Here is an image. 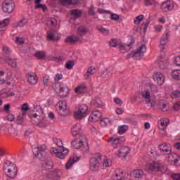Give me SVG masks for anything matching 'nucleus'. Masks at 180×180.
I'll list each match as a JSON object with an SVG mask.
<instances>
[{
	"label": "nucleus",
	"instance_id": "nucleus-1",
	"mask_svg": "<svg viewBox=\"0 0 180 180\" xmlns=\"http://www.w3.org/2000/svg\"><path fill=\"white\" fill-rule=\"evenodd\" d=\"M54 143L58 146L60 149H57L56 148H51L50 149V153L56 158H59L60 160H64L66 156L68 155L69 150L68 148H64L63 146V140L61 139H53Z\"/></svg>",
	"mask_w": 180,
	"mask_h": 180
},
{
	"label": "nucleus",
	"instance_id": "nucleus-2",
	"mask_svg": "<svg viewBox=\"0 0 180 180\" xmlns=\"http://www.w3.org/2000/svg\"><path fill=\"white\" fill-rule=\"evenodd\" d=\"M85 140H86L85 136L80 135L79 138L71 142V146L76 150L80 148L83 153H89V146H88V143L84 144Z\"/></svg>",
	"mask_w": 180,
	"mask_h": 180
},
{
	"label": "nucleus",
	"instance_id": "nucleus-3",
	"mask_svg": "<svg viewBox=\"0 0 180 180\" xmlns=\"http://www.w3.org/2000/svg\"><path fill=\"white\" fill-rule=\"evenodd\" d=\"M4 171L6 172V176L11 179H15L18 176V167L16 165L6 160L4 165Z\"/></svg>",
	"mask_w": 180,
	"mask_h": 180
},
{
	"label": "nucleus",
	"instance_id": "nucleus-4",
	"mask_svg": "<svg viewBox=\"0 0 180 180\" xmlns=\"http://www.w3.org/2000/svg\"><path fill=\"white\" fill-rule=\"evenodd\" d=\"M102 162V155L101 153H96L90 158L89 169L90 171L96 172L99 169Z\"/></svg>",
	"mask_w": 180,
	"mask_h": 180
},
{
	"label": "nucleus",
	"instance_id": "nucleus-5",
	"mask_svg": "<svg viewBox=\"0 0 180 180\" xmlns=\"http://www.w3.org/2000/svg\"><path fill=\"white\" fill-rule=\"evenodd\" d=\"M88 115V106L85 104L80 105L74 112V117L77 120H82Z\"/></svg>",
	"mask_w": 180,
	"mask_h": 180
},
{
	"label": "nucleus",
	"instance_id": "nucleus-6",
	"mask_svg": "<svg viewBox=\"0 0 180 180\" xmlns=\"http://www.w3.org/2000/svg\"><path fill=\"white\" fill-rule=\"evenodd\" d=\"M57 112L60 116H68L70 115V109L66 101H60L57 104Z\"/></svg>",
	"mask_w": 180,
	"mask_h": 180
},
{
	"label": "nucleus",
	"instance_id": "nucleus-7",
	"mask_svg": "<svg viewBox=\"0 0 180 180\" xmlns=\"http://www.w3.org/2000/svg\"><path fill=\"white\" fill-rule=\"evenodd\" d=\"M146 51H147V46L144 44H141L136 51H132L128 55V58L134 57L136 60H140V58L144 56Z\"/></svg>",
	"mask_w": 180,
	"mask_h": 180
},
{
	"label": "nucleus",
	"instance_id": "nucleus-8",
	"mask_svg": "<svg viewBox=\"0 0 180 180\" xmlns=\"http://www.w3.org/2000/svg\"><path fill=\"white\" fill-rule=\"evenodd\" d=\"M41 110V112L38 113H34L30 115L31 119H37L38 120V122L37 123V125L39 127H46L47 126V124L46 123V115L43 113V111Z\"/></svg>",
	"mask_w": 180,
	"mask_h": 180
},
{
	"label": "nucleus",
	"instance_id": "nucleus-9",
	"mask_svg": "<svg viewBox=\"0 0 180 180\" xmlns=\"http://www.w3.org/2000/svg\"><path fill=\"white\" fill-rule=\"evenodd\" d=\"M126 141V138L124 136H112L109 138V139L107 141V143H109L112 145L113 148H119L120 147V145L122 144Z\"/></svg>",
	"mask_w": 180,
	"mask_h": 180
},
{
	"label": "nucleus",
	"instance_id": "nucleus-10",
	"mask_svg": "<svg viewBox=\"0 0 180 180\" xmlns=\"http://www.w3.org/2000/svg\"><path fill=\"white\" fill-rule=\"evenodd\" d=\"M145 169L153 172H162L164 169V165L158 162H153L152 163H148L145 167Z\"/></svg>",
	"mask_w": 180,
	"mask_h": 180
},
{
	"label": "nucleus",
	"instance_id": "nucleus-11",
	"mask_svg": "<svg viewBox=\"0 0 180 180\" xmlns=\"http://www.w3.org/2000/svg\"><path fill=\"white\" fill-rule=\"evenodd\" d=\"M2 11L5 13H12L15 11V3L12 0H6L2 4Z\"/></svg>",
	"mask_w": 180,
	"mask_h": 180
},
{
	"label": "nucleus",
	"instance_id": "nucleus-12",
	"mask_svg": "<svg viewBox=\"0 0 180 180\" xmlns=\"http://www.w3.org/2000/svg\"><path fill=\"white\" fill-rule=\"evenodd\" d=\"M60 170L56 169L51 172V174L49 173V172L44 170L42 171L39 179L40 180H50L51 179V176H60Z\"/></svg>",
	"mask_w": 180,
	"mask_h": 180
},
{
	"label": "nucleus",
	"instance_id": "nucleus-13",
	"mask_svg": "<svg viewBox=\"0 0 180 180\" xmlns=\"http://www.w3.org/2000/svg\"><path fill=\"white\" fill-rule=\"evenodd\" d=\"M112 180H129L126 173L122 169H116L112 175Z\"/></svg>",
	"mask_w": 180,
	"mask_h": 180
},
{
	"label": "nucleus",
	"instance_id": "nucleus-14",
	"mask_svg": "<svg viewBox=\"0 0 180 180\" xmlns=\"http://www.w3.org/2000/svg\"><path fill=\"white\" fill-rule=\"evenodd\" d=\"M61 39V36L57 31L49 30L46 32V40L49 41H58Z\"/></svg>",
	"mask_w": 180,
	"mask_h": 180
},
{
	"label": "nucleus",
	"instance_id": "nucleus-15",
	"mask_svg": "<svg viewBox=\"0 0 180 180\" xmlns=\"http://www.w3.org/2000/svg\"><path fill=\"white\" fill-rule=\"evenodd\" d=\"M46 150V145H39L33 149V154L36 158H41L44 155Z\"/></svg>",
	"mask_w": 180,
	"mask_h": 180
},
{
	"label": "nucleus",
	"instance_id": "nucleus-16",
	"mask_svg": "<svg viewBox=\"0 0 180 180\" xmlns=\"http://www.w3.org/2000/svg\"><path fill=\"white\" fill-rule=\"evenodd\" d=\"M169 37V31L166 30L165 32V34H163V36L162 37L161 39H160V51H164L165 50V47L164 46H167V43H168V39Z\"/></svg>",
	"mask_w": 180,
	"mask_h": 180
},
{
	"label": "nucleus",
	"instance_id": "nucleus-17",
	"mask_svg": "<svg viewBox=\"0 0 180 180\" xmlns=\"http://www.w3.org/2000/svg\"><path fill=\"white\" fill-rule=\"evenodd\" d=\"M153 79L155 82L158 84V85H162L164 82H165V76L164 74L158 72L155 74Z\"/></svg>",
	"mask_w": 180,
	"mask_h": 180
},
{
	"label": "nucleus",
	"instance_id": "nucleus-18",
	"mask_svg": "<svg viewBox=\"0 0 180 180\" xmlns=\"http://www.w3.org/2000/svg\"><path fill=\"white\" fill-rule=\"evenodd\" d=\"M102 117V112L99 110L94 111L89 117V122H98Z\"/></svg>",
	"mask_w": 180,
	"mask_h": 180
},
{
	"label": "nucleus",
	"instance_id": "nucleus-19",
	"mask_svg": "<svg viewBox=\"0 0 180 180\" xmlns=\"http://www.w3.org/2000/svg\"><path fill=\"white\" fill-rule=\"evenodd\" d=\"M69 92L70 89H68V86H66V84H59V94H60V96H62L63 98H65L66 96H68Z\"/></svg>",
	"mask_w": 180,
	"mask_h": 180
},
{
	"label": "nucleus",
	"instance_id": "nucleus-20",
	"mask_svg": "<svg viewBox=\"0 0 180 180\" xmlns=\"http://www.w3.org/2000/svg\"><path fill=\"white\" fill-rule=\"evenodd\" d=\"M160 8L163 12H169L174 9V5L170 1H166L161 5Z\"/></svg>",
	"mask_w": 180,
	"mask_h": 180
},
{
	"label": "nucleus",
	"instance_id": "nucleus-21",
	"mask_svg": "<svg viewBox=\"0 0 180 180\" xmlns=\"http://www.w3.org/2000/svg\"><path fill=\"white\" fill-rule=\"evenodd\" d=\"M158 124L160 130H165L169 124V120L167 118H162L158 121Z\"/></svg>",
	"mask_w": 180,
	"mask_h": 180
},
{
	"label": "nucleus",
	"instance_id": "nucleus-22",
	"mask_svg": "<svg viewBox=\"0 0 180 180\" xmlns=\"http://www.w3.org/2000/svg\"><path fill=\"white\" fill-rule=\"evenodd\" d=\"M159 150H160L163 155L166 156L167 155L170 154L172 151V148L171 146H168L167 143H163L159 146Z\"/></svg>",
	"mask_w": 180,
	"mask_h": 180
},
{
	"label": "nucleus",
	"instance_id": "nucleus-23",
	"mask_svg": "<svg viewBox=\"0 0 180 180\" xmlns=\"http://www.w3.org/2000/svg\"><path fill=\"white\" fill-rule=\"evenodd\" d=\"M130 153V148L127 146H122L118 151L117 155L118 157H122V158H126L127 155Z\"/></svg>",
	"mask_w": 180,
	"mask_h": 180
},
{
	"label": "nucleus",
	"instance_id": "nucleus-24",
	"mask_svg": "<svg viewBox=\"0 0 180 180\" xmlns=\"http://www.w3.org/2000/svg\"><path fill=\"white\" fill-rule=\"evenodd\" d=\"M75 92L77 95H82V94H85V92H86V84L84 83L79 84L75 89Z\"/></svg>",
	"mask_w": 180,
	"mask_h": 180
},
{
	"label": "nucleus",
	"instance_id": "nucleus-25",
	"mask_svg": "<svg viewBox=\"0 0 180 180\" xmlns=\"http://www.w3.org/2000/svg\"><path fill=\"white\" fill-rule=\"evenodd\" d=\"M0 95L1 98H11V96H15V93L11 91L10 89H4L1 91Z\"/></svg>",
	"mask_w": 180,
	"mask_h": 180
},
{
	"label": "nucleus",
	"instance_id": "nucleus-26",
	"mask_svg": "<svg viewBox=\"0 0 180 180\" xmlns=\"http://www.w3.org/2000/svg\"><path fill=\"white\" fill-rule=\"evenodd\" d=\"M29 22V20L26 18H22V20L14 22L12 24L13 27L16 28V27H23L27 25Z\"/></svg>",
	"mask_w": 180,
	"mask_h": 180
},
{
	"label": "nucleus",
	"instance_id": "nucleus-27",
	"mask_svg": "<svg viewBox=\"0 0 180 180\" xmlns=\"http://www.w3.org/2000/svg\"><path fill=\"white\" fill-rule=\"evenodd\" d=\"M78 161H79V158L77 156L70 158L69 160L66 163V169H70V168H71V167H72L75 162H78Z\"/></svg>",
	"mask_w": 180,
	"mask_h": 180
},
{
	"label": "nucleus",
	"instance_id": "nucleus-28",
	"mask_svg": "<svg viewBox=\"0 0 180 180\" xmlns=\"http://www.w3.org/2000/svg\"><path fill=\"white\" fill-rule=\"evenodd\" d=\"M87 33H89V28L85 27V25H81L77 28V34L79 36H85V34H87Z\"/></svg>",
	"mask_w": 180,
	"mask_h": 180
},
{
	"label": "nucleus",
	"instance_id": "nucleus-29",
	"mask_svg": "<svg viewBox=\"0 0 180 180\" xmlns=\"http://www.w3.org/2000/svg\"><path fill=\"white\" fill-rule=\"evenodd\" d=\"M158 65L161 70H165L168 67V60L164 57H160L158 59Z\"/></svg>",
	"mask_w": 180,
	"mask_h": 180
},
{
	"label": "nucleus",
	"instance_id": "nucleus-30",
	"mask_svg": "<svg viewBox=\"0 0 180 180\" xmlns=\"http://www.w3.org/2000/svg\"><path fill=\"white\" fill-rule=\"evenodd\" d=\"M27 82L31 85H36V84H37V82H38L37 76H36V75H34V73L28 74L27 75Z\"/></svg>",
	"mask_w": 180,
	"mask_h": 180
},
{
	"label": "nucleus",
	"instance_id": "nucleus-31",
	"mask_svg": "<svg viewBox=\"0 0 180 180\" xmlns=\"http://www.w3.org/2000/svg\"><path fill=\"white\" fill-rule=\"evenodd\" d=\"M11 23V18H6L0 21V33L1 32H5L6 26Z\"/></svg>",
	"mask_w": 180,
	"mask_h": 180
},
{
	"label": "nucleus",
	"instance_id": "nucleus-32",
	"mask_svg": "<svg viewBox=\"0 0 180 180\" xmlns=\"http://www.w3.org/2000/svg\"><path fill=\"white\" fill-rule=\"evenodd\" d=\"M178 154L170 151V153L167 154L165 157L168 160V162L171 165L179 157Z\"/></svg>",
	"mask_w": 180,
	"mask_h": 180
},
{
	"label": "nucleus",
	"instance_id": "nucleus-33",
	"mask_svg": "<svg viewBox=\"0 0 180 180\" xmlns=\"http://www.w3.org/2000/svg\"><path fill=\"white\" fill-rule=\"evenodd\" d=\"M4 86L7 89L12 90L15 86V81L13 79H8L6 82H4Z\"/></svg>",
	"mask_w": 180,
	"mask_h": 180
},
{
	"label": "nucleus",
	"instance_id": "nucleus-34",
	"mask_svg": "<svg viewBox=\"0 0 180 180\" xmlns=\"http://www.w3.org/2000/svg\"><path fill=\"white\" fill-rule=\"evenodd\" d=\"M79 131H81V124H75L72 128V134L73 137H75V136H78V134H79Z\"/></svg>",
	"mask_w": 180,
	"mask_h": 180
},
{
	"label": "nucleus",
	"instance_id": "nucleus-35",
	"mask_svg": "<svg viewBox=\"0 0 180 180\" xmlns=\"http://www.w3.org/2000/svg\"><path fill=\"white\" fill-rule=\"evenodd\" d=\"M79 40V37L76 35L69 36L65 39L66 43H77Z\"/></svg>",
	"mask_w": 180,
	"mask_h": 180
},
{
	"label": "nucleus",
	"instance_id": "nucleus-36",
	"mask_svg": "<svg viewBox=\"0 0 180 180\" xmlns=\"http://www.w3.org/2000/svg\"><path fill=\"white\" fill-rule=\"evenodd\" d=\"M131 175L134 178H141L144 175V172L141 169H136L131 172Z\"/></svg>",
	"mask_w": 180,
	"mask_h": 180
},
{
	"label": "nucleus",
	"instance_id": "nucleus-37",
	"mask_svg": "<svg viewBox=\"0 0 180 180\" xmlns=\"http://www.w3.org/2000/svg\"><path fill=\"white\" fill-rule=\"evenodd\" d=\"M101 124L102 127H106V126H110V124H112V120L108 117H105L101 120Z\"/></svg>",
	"mask_w": 180,
	"mask_h": 180
},
{
	"label": "nucleus",
	"instance_id": "nucleus-38",
	"mask_svg": "<svg viewBox=\"0 0 180 180\" xmlns=\"http://www.w3.org/2000/svg\"><path fill=\"white\" fill-rule=\"evenodd\" d=\"M172 77L176 81L180 80V70H174L172 72Z\"/></svg>",
	"mask_w": 180,
	"mask_h": 180
},
{
	"label": "nucleus",
	"instance_id": "nucleus-39",
	"mask_svg": "<svg viewBox=\"0 0 180 180\" xmlns=\"http://www.w3.org/2000/svg\"><path fill=\"white\" fill-rule=\"evenodd\" d=\"M158 6L160 4L157 0H145V6Z\"/></svg>",
	"mask_w": 180,
	"mask_h": 180
},
{
	"label": "nucleus",
	"instance_id": "nucleus-40",
	"mask_svg": "<svg viewBox=\"0 0 180 180\" xmlns=\"http://www.w3.org/2000/svg\"><path fill=\"white\" fill-rule=\"evenodd\" d=\"M6 62L7 63V64H8L13 68H16V67L18 65V63H16V60L12 59L11 58H7L6 59Z\"/></svg>",
	"mask_w": 180,
	"mask_h": 180
},
{
	"label": "nucleus",
	"instance_id": "nucleus-41",
	"mask_svg": "<svg viewBox=\"0 0 180 180\" xmlns=\"http://www.w3.org/2000/svg\"><path fill=\"white\" fill-rule=\"evenodd\" d=\"M159 109H161L162 112H167L168 110V105L164 101H160L158 104Z\"/></svg>",
	"mask_w": 180,
	"mask_h": 180
},
{
	"label": "nucleus",
	"instance_id": "nucleus-42",
	"mask_svg": "<svg viewBox=\"0 0 180 180\" xmlns=\"http://www.w3.org/2000/svg\"><path fill=\"white\" fill-rule=\"evenodd\" d=\"M70 15L74 16L75 19H78L81 16V15H82V11L76 9L71 10Z\"/></svg>",
	"mask_w": 180,
	"mask_h": 180
},
{
	"label": "nucleus",
	"instance_id": "nucleus-43",
	"mask_svg": "<svg viewBox=\"0 0 180 180\" xmlns=\"http://www.w3.org/2000/svg\"><path fill=\"white\" fill-rule=\"evenodd\" d=\"M34 56L37 58H38V60H43V58L46 57V52L44 51H37Z\"/></svg>",
	"mask_w": 180,
	"mask_h": 180
},
{
	"label": "nucleus",
	"instance_id": "nucleus-44",
	"mask_svg": "<svg viewBox=\"0 0 180 180\" xmlns=\"http://www.w3.org/2000/svg\"><path fill=\"white\" fill-rule=\"evenodd\" d=\"M25 115H26V112H22L21 114H19L17 116L16 122L18 124H22V123H23V121L25 120L24 116H25Z\"/></svg>",
	"mask_w": 180,
	"mask_h": 180
},
{
	"label": "nucleus",
	"instance_id": "nucleus-45",
	"mask_svg": "<svg viewBox=\"0 0 180 180\" xmlns=\"http://www.w3.org/2000/svg\"><path fill=\"white\" fill-rule=\"evenodd\" d=\"M48 26H50L51 29L54 28L56 26H57V20L54 18H51L50 20L47 21Z\"/></svg>",
	"mask_w": 180,
	"mask_h": 180
},
{
	"label": "nucleus",
	"instance_id": "nucleus-46",
	"mask_svg": "<svg viewBox=\"0 0 180 180\" xmlns=\"http://www.w3.org/2000/svg\"><path fill=\"white\" fill-rule=\"evenodd\" d=\"M129 130V127L127 125H122L118 127V133L119 134H124L125 131Z\"/></svg>",
	"mask_w": 180,
	"mask_h": 180
},
{
	"label": "nucleus",
	"instance_id": "nucleus-47",
	"mask_svg": "<svg viewBox=\"0 0 180 180\" xmlns=\"http://www.w3.org/2000/svg\"><path fill=\"white\" fill-rule=\"evenodd\" d=\"M142 98L143 99H150L151 98V94H150V90H143L141 92Z\"/></svg>",
	"mask_w": 180,
	"mask_h": 180
},
{
	"label": "nucleus",
	"instance_id": "nucleus-48",
	"mask_svg": "<svg viewBox=\"0 0 180 180\" xmlns=\"http://www.w3.org/2000/svg\"><path fill=\"white\" fill-rule=\"evenodd\" d=\"M98 30H99L100 32L102 33L104 36H109L110 31L109 30L103 27H98Z\"/></svg>",
	"mask_w": 180,
	"mask_h": 180
},
{
	"label": "nucleus",
	"instance_id": "nucleus-49",
	"mask_svg": "<svg viewBox=\"0 0 180 180\" xmlns=\"http://www.w3.org/2000/svg\"><path fill=\"white\" fill-rule=\"evenodd\" d=\"M112 166V160L108 158L103 159V168H108V167Z\"/></svg>",
	"mask_w": 180,
	"mask_h": 180
},
{
	"label": "nucleus",
	"instance_id": "nucleus-50",
	"mask_svg": "<svg viewBox=\"0 0 180 180\" xmlns=\"http://www.w3.org/2000/svg\"><path fill=\"white\" fill-rule=\"evenodd\" d=\"M117 47L120 49V53H127V50L126 49V46L122 42H118L117 43Z\"/></svg>",
	"mask_w": 180,
	"mask_h": 180
},
{
	"label": "nucleus",
	"instance_id": "nucleus-51",
	"mask_svg": "<svg viewBox=\"0 0 180 180\" xmlns=\"http://www.w3.org/2000/svg\"><path fill=\"white\" fill-rule=\"evenodd\" d=\"M53 168V161L51 160H46L45 162V171Z\"/></svg>",
	"mask_w": 180,
	"mask_h": 180
},
{
	"label": "nucleus",
	"instance_id": "nucleus-52",
	"mask_svg": "<svg viewBox=\"0 0 180 180\" xmlns=\"http://www.w3.org/2000/svg\"><path fill=\"white\" fill-rule=\"evenodd\" d=\"M153 29L156 33H161L164 29V27L161 25H156L153 27Z\"/></svg>",
	"mask_w": 180,
	"mask_h": 180
},
{
	"label": "nucleus",
	"instance_id": "nucleus-53",
	"mask_svg": "<svg viewBox=\"0 0 180 180\" xmlns=\"http://www.w3.org/2000/svg\"><path fill=\"white\" fill-rule=\"evenodd\" d=\"M171 97L173 99H175L176 98H179L180 97V91L179 90H174L172 92L171 94Z\"/></svg>",
	"mask_w": 180,
	"mask_h": 180
},
{
	"label": "nucleus",
	"instance_id": "nucleus-54",
	"mask_svg": "<svg viewBox=\"0 0 180 180\" xmlns=\"http://www.w3.org/2000/svg\"><path fill=\"white\" fill-rule=\"evenodd\" d=\"M63 6H67V5H73L72 0H59Z\"/></svg>",
	"mask_w": 180,
	"mask_h": 180
},
{
	"label": "nucleus",
	"instance_id": "nucleus-55",
	"mask_svg": "<svg viewBox=\"0 0 180 180\" xmlns=\"http://www.w3.org/2000/svg\"><path fill=\"white\" fill-rule=\"evenodd\" d=\"M34 8L35 9H39L41 8L43 12H46V11H47V6H46L45 4H35Z\"/></svg>",
	"mask_w": 180,
	"mask_h": 180
},
{
	"label": "nucleus",
	"instance_id": "nucleus-56",
	"mask_svg": "<svg viewBox=\"0 0 180 180\" xmlns=\"http://www.w3.org/2000/svg\"><path fill=\"white\" fill-rule=\"evenodd\" d=\"M143 19H144V15H139L137 17L135 18L134 22L136 25H139V23H140V22H141L143 20Z\"/></svg>",
	"mask_w": 180,
	"mask_h": 180
},
{
	"label": "nucleus",
	"instance_id": "nucleus-57",
	"mask_svg": "<svg viewBox=\"0 0 180 180\" xmlns=\"http://www.w3.org/2000/svg\"><path fill=\"white\" fill-rule=\"evenodd\" d=\"M170 165H174V167H180V156H177L176 159H174L172 163H170Z\"/></svg>",
	"mask_w": 180,
	"mask_h": 180
},
{
	"label": "nucleus",
	"instance_id": "nucleus-58",
	"mask_svg": "<svg viewBox=\"0 0 180 180\" xmlns=\"http://www.w3.org/2000/svg\"><path fill=\"white\" fill-rule=\"evenodd\" d=\"M109 46L110 47H116L117 46V40L115 38L112 39L110 41H109Z\"/></svg>",
	"mask_w": 180,
	"mask_h": 180
},
{
	"label": "nucleus",
	"instance_id": "nucleus-59",
	"mask_svg": "<svg viewBox=\"0 0 180 180\" xmlns=\"http://www.w3.org/2000/svg\"><path fill=\"white\" fill-rule=\"evenodd\" d=\"M65 67L66 68H68V70L72 69V67H74V61H72V60L68 61L65 64Z\"/></svg>",
	"mask_w": 180,
	"mask_h": 180
},
{
	"label": "nucleus",
	"instance_id": "nucleus-60",
	"mask_svg": "<svg viewBox=\"0 0 180 180\" xmlns=\"http://www.w3.org/2000/svg\"><path fill=\"white\" fill-rule=\"evenodd\" d=\"M150 91L152 94L158 92V87L155 84H153L150 86Z\"/></svg>",
	"mask_w": 180,
	"mask_h": 180
},
{
	"label": "nucleus",
	"instance_id": "nucleus-61",
	"mask_svg": "<svg viewBox=\"0 0 180 180\" xmlns=\"http://www.w3.org/2000/svg\"><path fill=\"white\" fill-rule=\"evenodd\" d=\"M114 102L118 106H122V105H123V101L120 98H115L114 99Z\"/></svg>",
	"mask_w": 180,
	"mask_h": 180
},
{
	"label": "nucleus",
	"instance_id": "nucleus-62",
	"mask_svg": "<svg viewBox=\"0 0 180 180\" xmlns=\"http://www.w3.org/2000/svg\"><path fill=\"white\" fill-rule=\"evenodd\" d=\"M171 176H172V179L180 180V174H179V173L173 174H172Z\"/></svg>",
	"mask_w": 180,
	"mask_h": 180
},
{
	"label": "nucleus",
	"instance_id": "nucleus-63",
	"mask_svg": "<svg viewBox=\"0 0 180 180\" xmlns=\"http://www.w3.org/2000/svg\"><path fill=\"white\" fill-rule=\"evenodd\" d=\"M174 64L177 66V67H180V56H176L174 58Z\"/></svg>",
	"mask_w": 180,
	"mask_h": 180
},
{
	"label": "nucleus",
	"instance_id": "nucleus-64",
	"mask_svg": "<svg viewBox=\"0 0 180 180\" xmlns=\"http://www.w3.org/2000/svg\"><path fill=\"white\" fill-rule=\"evenodd\" d=\"M174 110H179L180 109V101H177L174 105Z\"/></svg>",
	"mask_w": 180,
	"mask_h": 180
}]
</instances>
